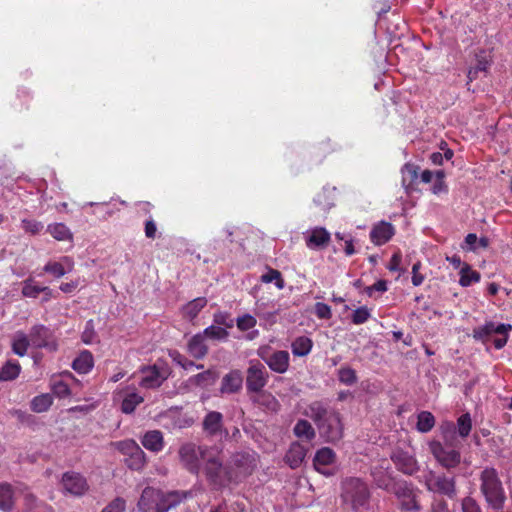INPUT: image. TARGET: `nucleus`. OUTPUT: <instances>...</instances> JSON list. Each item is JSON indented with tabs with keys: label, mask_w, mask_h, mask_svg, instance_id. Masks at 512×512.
Masks as SVG:
<instances>
[{
	"label": "nucleus",
	"mask_w": 512,
	"mask_h": 512,
	"mask_svg": "<svg viewBox=\"0 0 512 512\" xmlns=\"http://www.w3.org/2000/svg\"><path fill=\"white\" fill-rule=\"evenodd\" d=\"M61 487L66 494L81 497L89 490L87 479L80 473L68 471L62 475Z\"/></svg>",
	"instance_id": "12"
},
{
	"label": "nucleus",
	"mask_w": 512,
	"mask_h": 512,
	"mask_svg": "<svg viewBox=\"0 0 512 512\" xmlns=\"http://www.w3.org/2000/svg\"><path fill=\"white\" fill-rule=\"evenodd\" d=\"M43 286L36 285L33 278H27L22 282L21 293L27 298H37L42 292Z\"/></svg>",
	"instance_id": "39"
},
{
	"label": "nucleus",
	"mask_w": 512,
	"mask_h": 512,
	"mask_svg": "<svg viewBox=\"0 0 512 512\" xmlns=\"http://www.w3.org/2000/svg\"><path fill=\"white\" fill-rule=\"evenodd\" d=\"M331 240L330 233L324 227H315L311 229L306 237V246L310 249L326 247Z\"/></svg>",
	"instance_id": "20"
},
{
	"label": "nucleus",
	"mask_w": 512,
	"mask_h": 512,
	"mask_svg": "<svg viewBox=\"0 0 512 512\" xmlns=\"http://www.w3.org/2000/svg\"><path fill=\"white\" fill-rule=\"evenodd\" d=\"M188 352L195 359H202L208 353L205 338L201 333L194 335L188 342Z\"/></svg>",
	"instance_id": "24"
},
{
	"label": "nucleus",
	"mask_w": 512,
	"mask_h": 512,
	"mask_svg": "<svg viewBox=\"0 0 512 512\" xmlns=\"http://www.w3.org/2000/svg\"><path fill=\"white\" fill-rule=\"evenodd\" d=\"M336 150L335 145L331 143L330 140L323 141L316 145L313 148V155L315 157H319L321 159L325 158L327 155L333 153Z\"/></svg>",
	"instance_id": "41"
},
{
	"label": "nucleus",
	"mask_w": 512,
	"mask_h": 512,
	"mask_svg": "<svg viewBox=\"0 0 512 512\" xmlns=\"http://www.w3.org/2000/svg\"><path fill=\"white\" fill-rule=\"evenodd\" d=\"M186 497V492L172 491L163 494L157 489L146 487L142 491L137 507L139 512H167Z\"/></svg>",
	"instance_id": "2"
},
{
	"label": "nucleus",
	"mask_w": 512,
	"mask_h": 512,
	"mask_svg": "<svg viewBox=\"0 0 512 512\" xmlns=\"http://www.w3.org/2000/svg\"><path fill=\"white\" fill-rule=\"evenodd\" d=\"M489 66H490L489 61L486 58H484V57L478 58L477 59V64L475 65V67L480 72H486L487 69L489 68Z\"/></svg>",
	"instance_id": "63"
},
{
	"label": "nucleus",
	"mask_w": 512,
	"mask_h": 512,
	"mask_svg": "<svg viewBox=\"0 0 512 512\" xmlns=\"http://www.w3.org/2000/svg\"><path fill=\"white\" fill-rule=\"evenodd\" d=\"M371 317V311L366 306H361L354 310L351 315V321L355 325H361L368 321Z\"/></svg>",
	"instance_id": "42"
},
{
	"label": "nucleus",
	"mask_w": 512,
	"mask_h": 512,
	"mask_svg": "<svg viewBox=\"0 0 512 512\" xmlns=\"http://www.w3.org/2000/svg\"><path fill=\"white\" fill-rule=\"evenodd\" d=\"M144 232H145V236L148 239H155L156 232H157V225L152 217H149V219L146 220L145 226H144Z\"/></svg>",
	"instance_id": "57"
},
{
	"label": "nucleus",
	"mask_w": 512,
	"mask_h": 512,
	"mask_svg": "<svg viewBox=\"0 0 512 512\" xmlns=\"http://www.w3.org/2000/svg\"><path fill=\"white\" fill-rule=\"evenodd\" d=\"M201 334L204 336V338L208 337L211 339H218V340H223L228 337V332L225 328L214 326V325H211V326L205 328L203 333H201Z\"/></svg>",
	"instance_id": "43"
},
{
	"label": "nucleus",
	"mask_w": 512,
	"mask_h": 512,
	"mask_svg": "<svg viewBox=\"0 0 512 512\" xmlns=\"http://www.w3.org/2000/svg\"><path fill=\"white\" fill-rule=\"evenodd\" d=\"M53 399L49 394H42L33 398L31 408L36 413H42L49 409L52 405Z\"/></svg>",
	"instance_id": "36"
},
{
	"label": "nucleus",
	"mask_w": 512,
	"mask_h": 512,
	"mask_svg": "<svg viewBox=\"0 0 512 512\" xmlns=\"http://www.w3.org/2000/svg\"><path fill=\"white\" fill-rule=\"evenodd\" d=\"M73 261L69 257H63L60 262L49 261L43 267L44 272L53 275L55 278H61L67 272L72 271Z\"/></svg>",
	"instance_id": "23"
},
{
	"label": "nucleus",
	"mask_w": 512,
	"mask_h": 512,
	"mask_svg": "<svg viewBox=\"0 0 512 512\" xmlns=\"http://www.w3.org/2000/svg\"><path fill=\"white\" fill-rule=\"evenodd\" d=\"M209 448L196 446L193 443H186L181 446L179 456L186 468L192 473H198L200 464L204 460V454Z\"/></svg>",
	"instance_id": "11"
},
{
	"label": "nucleus",
	"mask_w": 512,
	"mask_h": 512,
	"mask_svg": "<svg viewBox=\"0 0 512 512\" xmlns=\"http://www.w3.org/2000/svg\"><path fill=\"white\" fill-rule=\"evenodd\" d=\"M395 234L394 226L386 221H381L373 226L370 231V240L377 246L386 244Z\"/></svg>",
	"instance_id": "17"
},
{
	"label": "nucleus",
	"mask_w": 512,
	"mask_h": 512,
	"mask_svg": "<svg viewBox=\"0 0 512 512\" xmlns=\"http://www.w3.org/2000/svg\"><path fill=\"white\" fill-rule=\"evenodd\" d=\"M52 391L59 398H64L70 395L69 385L63 380L54 379L52 382Z\"/></svg>",
	"instance_id": "48"
},
{
	"label": "nucleus",
	"mask_w": 512,
	"mask_h": 512,
	"mask_svg": "<svg viewBox=\"0 0 512 512\" xmlns=\"http://www.w3.org/2000/svg\"><path fill=\"white\" fill-rule=\"evenodd\" d=\"M242 385L243 376L241 371L232 370L222 378L220 392L222 394L237 393L241 390Z\"/></svg>",
	"instance_id": "19"
},
{
	"label": "nucleus",
	"mask_w": 512,
	"mask_h": 512,
	"mask_svg": "<svg viewBox=\"0 0 512 512\" xmlns=\"http://www.w3.org/2000/svg\"><path fill=\"white\" fill-rule=\"evenodd\" d=\"M257 355L275 373L284 374L289 369L290 355L286 350L272 351L270 347L264 346L257 350Z\"/></svg>",
	"instance_id": "8"
},
{
	"label": "nucleus",
	"mask_w": 512,
	"mask_h": 512,
	"mask_svg": "<svg viewBox=\"0 0 512 512\" xmlns=\"http://www.w3.org/2000/svg\"><path fill=\"white\" fill-rule=\"evenodd\" d=\"M315 314L319 319H330L332 317L331 307L325 303L315 304Z\"/></svg>",
	"instance_id": "53"
},
{
	"label": "nucleus",
	"mask_w": 512,
	"mask_h": 512,
	"mask_svg": "<svg viewBox=\"0 0 512 512\" xmlns=\"http://www.w3.org/2000/svg\"><path fill=\"white\" fill-rule=\"evenodd\" d=\"M20 371V364L17 361L9 360L0 368V381H12L19 376Z\"/></svg>",
	"instance_id": "32"
},
{
	"label": "nucleus",
	"mask_w": 512,
	"mask_h": 512,
	"mask_svg": "<svg viewBox=\"0 0 512 512\" xmlns=\"http://www.w3.org/2000/svg\"><path fill=\"white\" fill-rule=\"evenodd\" d=\"M116 448L125 456L124 462L132 470L144 467L145 453L134 440H124L115 443Z\"/></svg>",
	"instance_id": "9"
},
{
	"label": "nucleus",
	"mask_w": 512,
	"mask_h": 512,
	"mask_svg": "<svg viewBox=\"0 0 512 512\" xmlns=\"http://www.w3.org/2000/svg\"><path fill=\"white\" fill-rule=\"evenodd\" d=\"M424 484L430 492L445 495L450 499L456 497L457 491L454 477L429 471L424 476Z\"/></svg>",
	"instance_id": "6"
},
{
	"label": "nucleus",
	"mask_w": 512,
	"mask_h": 512,
	"mask_svg": "<svg viewBox=\"0 0 512 512\" xmlns=\"http://www.w3.org/2000/svg\"><path fill=\"white\" fill-rule=\"evenodd\" d=\"M94 366L93 355L90 351L84 350L82 351L73 361L72 368L80 373L87 374L89 373Z\"/></svg>",
	"instance_id": "25"
},
{
	"label": "nucleus",
	"mask_w": 512,
	"mask_h": 512,
	"mask_svg": "<svg viewBox=\"0 0 512 512\" xmlns=\"http://www.w3.org/2000/svg\"><path fill=\"white\" fill-rule=\"evenodd\" d=\"M31 341L29 336L22 332H17L12 341V351L14 354L23 357L26 355Z\"/></svg>",
	"instance_id": "33"
},
{
	"label": "nucleus",
	"mask_w": 512,
	"mask_h": 512,
	"mask_svg": "<svg viewBox=\"0 0 512 512\" xmlns=\"http://www.w3.org/2000/svg\"><path fill=\"white\" fill-rule=\"evenodd\" d=\"M419 176V167L412 163H406L402 168V184L411 188Z\"/></svg>",
	"instance_id": "34"
},
{
	"label": "nucleus",
	"mask_w": 512,
	"mask_h": 512,
	"mask_svg": "<svg viewBox=\"0 0 512 512\" xmlns=\"http://www.w3.org/2000/svg\"><path fill=\"white\" fill-rule=\"evenodd\" d=\"M308 451V447L299 443L293 442L290 445L288 452L286 453L285 460L286 463L292 468H298L303 460L305 459L306 453Z\"/></svg>",
	"instance_id": "21"
},
{
	"label": "nucleus",
	"mask_w": 512,
	"mask_h": 512,
	"mask_svg": "<svg viewBox=\"0 0 512 512\" xmlns=\"http://www.w3.org/2000/svg\"><path fill=\"white\" fill-rule=\"evenodd\" d=\"M207 305L205 297H198L188 302L182 309L183 315L189 320L195 319L200 311Z\"/></svg>",
	"instance_id": "28"
},
{
	"label": "nucleus",
	"mask_w": 512,
	"mask_h": 512,
	"mask_svg": "<svg viewBox=\"0 0 512 512\" xmlns=\"http://www.w3.org/2000/svg\"><path fill=\"white\" fill-rule=\"evenodd\" d=\"M294 434L299 439L310 441L315 437V430L307 420L301 419L294 427Z\"/></svg>",
	"instance_id": "35"
},
{
	"label": "nucleus",
	"mask_w": 512,
	"mask_h": 512,
	"mask_svg": "<svg viewBox=\"0 0 512 512\" xmlns=\"http://www.w3.org/2000/svg\"><path fill=\"white\" fill-rule=\"evenodd\" d=\"M397 468L405 474H413L417 470L416 460L408 453L395 451L391 456Z\"/></svg>",
	"instance_id": "22"
},
{
	"label": "nucleus",
	"mask_w": 512,
	"mask_h": 512,
	"mask_svg": "<svg viewBox=\"0 0 512 512\" xmlns=\"http://www.w3.org/2000/svg\"><path fill=\"white\" fill-rule=\"evenodd\" d=\"M126 502L122 498H115L111 501L102 512H125Z\"/></svg>",
	"instance_id": "52"
},
{
	"label": "nucleus",
	"mask_w": 512,
	"mask_h": 512,
	"mask_svg": "<svg viewBox=\"0 0 512 512\" xmlns=\"http://www.w3.org/2000/svg\"><path fill=\"white\" fill-rule=\"evenodd\" d=\"M261 280L264 283L275 282V285L278 289L284 288L285 283L282 278V275H281L280 271H278L276 269H270L267 273L263 274L261 276Z\"/></svg>",
	"instance_id": "40"
},
{
	"label": "nucleus",
	"mask_w": 512,
	"mask_h": 512,
	"mask_svg": "<svg viewBox=\"0 0 512 512\" xmlns=\"http://www.w3.org/2000/svg\"><path fill=\"white\" fill-rule=\"evenodd\" d=\"M141 381L140 386L146 389H153L161 386L163 381L166 379L156 365L145 366L141 369Z\"/></svg>",
	"instance_id": "18"
},
{
	"label": "nucleus",
	"mask_w": 512,
	"mask_h": 512,
	"mask_svg": "<svg viewBox=\"0 0 512 512\" xmlns=\"http://www.w3.org/2000/svg\"><path fill=\"white\" fill-rule=\"evenodd\" d=\"M19 493L20 488L6 482L0 483V511L13 512Z\"/></svg>",
	"instance_id": "15"
},
{
	"label": "nucleus",
	"mask_w": 512,
	"mask_h": 512,
	"mask_svg": "<svg viewBox=\"0 0 512 512\" xmlns=\"http://www.w3.org/2000/svg\"><path fill=\"white\" fill-rule=\"evenodd\" d=\"M339 380L346 385H352L357 381L355 370L352 368H341L339 370Z\"/></svg>",
	"instance_id": "49"
},
{
	"label": "nucleus",
	"mask_w": 512,
	"mask_h": 512,
	"mask_svg": "<svg viewBox=\"0 0 512 512\" xmlns=\"http://www.w3.org/2000/svg\"><path fill=\"white\" fill-rule=\"evenodd\" d=\"M419 268L420 262H417L412 266V284L414 286H420L424 281V276L418 272Z\"/></svg>",
	"instance_id": "59"
},
{
	"label": "nucleus",
	"mask_w": 512,
	"mask_h": 512,
	"mask_svg": "<svg viewBox=\"0 0 512 512\" xmlns=\"http://www.w3.org/2000/svg\"><path fill=\"white\" fill-rule=\"evenodd\" d=\"M512 329V326L510 324H499L495 326L493 324V331L496 334H503L504 336H508V332Z\"/></svg>",
	"instance_id": "61"
},
{
	"label": "nucleus",
	"mask_w": 512,
	"mask_h": 512,
	"mask_svg": "<svg viewBox=\"0 0 512 512\" xmlns=\"http://www.w3.org/2000/svg\"><path fill=\"white\" fill-rule=\"evenodd\" d=\"M392 493L400 503V509L407 512H420L421 505L418 501L419 490L413 484L398 481Z\"/></svg>",
	"instance_id": "7"
},
{
	"label": "nucleus",
	"mask_w": 512,
	"mask_h": 512,
	"mask_svg": "<svg viewBox=\"0 0 512 512\" xmlns=\"http://www.w3.org/2000/svg\"><path fill=\"white\" fill-rule=\"evenodd\" d=\"M401 260L402 258L400 253H394L389 261L387 268L390 271H398L400 269Z\"/></svg>",
	"instance_id": "60"
},
{
	"label": "nucleus",
	"mask_w": 512,
	"mask_h": 512,
	"mask_svg": "<svg viewBox=\"0 0 512 512\" xmlns=\"http://www.w3.org/2000/svg\"><path fill=\"white\" fill-rule=\"evenodd\" d=\"M268 372L265 366L259 361H250L247 369L246 389L248 392L259 393L268 382Z\"/></svg>",
	"instance_id": "10"
},
{
	"label": "nucleus",
	"mask_w": 512,
	"mask_h": 512,
	"mask_svg": "<svg viewBox=\"0 0 512 512\" xmlns=\"http://www.w3.org/2000/svg\"><path fill=\"white\" fill-rule=\"evenodd\" d=\"M47 231L57 241H71L73 235L64 223H54L47 226Z\"/></svg>",
	"instance_id": "31"
},
{
	"label": "nucleus",
	"mask_w": 512,
	"mask_h": 512,
	"mask_svg": "<svg viewBox=\"0 0 512 512\" xmlns=\"http://www.w3.org/2000/svg\"><path fill=\"white\" fill-rule=\"evenodd\" d=\"M260 405L266 406L270 411H276L278 406V402L274 396L269 393H262L259 395L258 400Z\"/></svg>",
	"instance_id": "50"
},
{
	"label": "nucleus",
	"mask_w": 512,
	"mask_h": 512,
	"mask_svg": "<svg viewBox=\"0 0 512 512\" xmlns=\"http://www.w3.org/2000/svg\"><path fill=\"white\" fill-rule=\"evenodd\" d=\"M143 446L153 452H158L163 448V436L160 431L153 430L147 432L142 439Z\"/></svg>",
	"instance_id": "27"
},
{
	"label": "nucleus",
	"mask_w": 512,
	"mask_h": 512,
	"mask_svg": "<svg viewBox=\"0 0 512 512\" xmlns=\"http://www.w3.org/2000/svg\"><path fill=\"white\" fill-rule=\"evenodd\" d=\"M372 476L377 487L388 492H392L398 483V481H395L386 471L382 469L375 468L372 471Z\"/></svg>",
	"instance_id": "26"
},
{
	"label": "nucleus",
	"mask_w": 512,
	"mask_h": 512,
	"mask_svg": "<svg viewBox=\"0 0 512 512\" xmlns=\"http://www.w3.org/2000/svg\"><path fill=\"white\" fill-rule=\"evenodd\" d=\"M217 448H209L204 454L202 463L205 465V473L210 482L214 485L222 486L226 481V471L223 466V459Z\"/></svg>",
	"instance_id": "5"
},
{
	"label": "nucleus",
	"mask_w": 512,
	"mask_h": 512,
	"mask_svg": "<svg viewBox=\"0 0 512 512\" xmlns=\"http://www.w3.org/2000/svg\"><path fill=\"white\" fill-rule=\"evenodd\" d=\"M446 190V185L444 183V180H435L434 184H433V187H432V191L434 194H439L441 193L442 191H445Z\"/></svg>",
	"instance_id": "64"
},
{
	"label": "nucleus",
	"mask_w": 512,
	"mask_h": 512,
	"mask_svg": "<svg viewBox=\"0 0 512 512\" xmlns=\"http://www.w3.org/2000/svg\"><path fill=\"white\" fill-rule=\"evenodd\" d=\"M431 512H449L447 502L443 499L434 498L431 503Z\"/></svg>",
	"instance_id": "58"
},
{
	"label": "nucleus",
	"mask_w": 512,
	"mask_h": 512,
	"mask_svg": "<svg viewBox=\"0 0 512 512\" xmlns=\"http://www.w3.org/2000/svg\"><path fill=\"white\" fill-rule=\"evenodd\" d=\"M19 496L22 497L26 512H30L37 507V498L27 489L20 488Z\"/></svg>",
	"instance_id": "46"
},
{
	"label": "nucleus",
	"mask_w": 512,
	"mask_h": 512,
	"mask_svg": "<svg viewBox=\"0 0 512 512\" xmlns=\"http://www.w3.org/2000/svg\"><path fill=\"white\" fill-rule=\"evenodd\" d=\"M203 428L210 435H228V433L222 429L221 418H205Z\"/></svg>",
	"instance_id": "37"
},
{
	"label": "nucleus",
	"mask_w": 512,
	"mask_h": 512,
	"mask_svg": "<svg viewBox=\"0 0 512 512\" xmlns=\"http://www.w3.org/2000/svg\"><path fill=\"white\" fill-rule=\"evenodd\" d=\"M217 375L212 370H206L202 373H199L196 378L198 384H210L213 383L216 379Z\"/></svg>",
	"instance_id": "55"
},
{
	"label": "nucleus",
	"mask_w": 512,
	"mask_h": 512,
	"mask_svg": "<svg viewBox=\"0 0 512 512\" xmlns=\"http://www.w3.org/2000/svg\"><path fill=\"white\" fill-rule=\"evenodd\" d=\"M459 284L462 287H468L473 283H478L481 279V275L478 271L473 270L468 263H464L460 269Z\"/></svg>",
	"instance_id": "30"
},
{
	"label": "nucleus",
	"mask_w": 512,
	"mask_h": 512,
	"mask_svg": "<svg viewBox=\"0 0 512 512\" xmlns=\"http://www.w3.org/2000/svg\"><path fill=\"white\" fill-rule=\"evenodd\" d=\"M457 424L451 421H444L441 426V433L445 442L444 446L438 441H432L429 448L439 464L451 469L457 467L461 462V454L456 449L457 437H467L471 431V418H457Z\"/></svg>",
	"instance_id": "1"
},
{
	"label": "nucleus",
	"mask_w": 512,
	"mask_h": 512,
	"mask_svg": "<svg viewBox=\"0 0 512 512\" xmlns=\"http://www.w3.org/2000/svg\"><path fill=\"white\" fill-rule=\"evenodd\" d=\"M494 333L493 331V323L492 322H489V323H486L485 325L483 326H480L478 328H475L473 330V337L476 339V340H482V341H485L486 339H488L489 336H491L492 334Z\"/></svg>",
	"instance_id": "47"
},
{
	"label": "nucleus",
	"mask_w": 512,
	"mask_h": 512,
	"mask_svg": "<svg viewBox=\"0 0 512 512\" xmlns=\"http://www.w3.org/2000/svg\"><path fill=\"white\" fill-rule=\"evenodd\" d=\"M342 497L355 511L369 508L370 492L366 483L358 478H349L343 482Z\"/></svg>",
	"instance_id": "4"
},
{
	"label": "nucleus",
	"mask_w": 512,
	"mask_h": 512,
	"mask_svg": "<svg viewBox=\"0 0 512 512\" xmlns=\"http://www.w3.org/2000/svg\"><path fill=\"white\" fill-rule=\"evenodd\" d=\"M31 344L36 348H46L56 351L58 344L52 330L45 325L37 324L31 327L29 332Z\"/></svg>",
	"instance_id": "13"
},
{
	"label": "nucleus",
	"mask_w": 512,
	"mask_h": 512,
	"mask_svg": "<svg viewBox=\"0 0 512 512\" xmlns=\"http://www.w3.org/2000/svg\"><path fill=\"white\" fill-rule=\"evenodd\" d=\"M313 347V341L306 336L297 337L291 344L292 353L298 357L308 355Z\"/></svg>",
	"instance_id": "29"
},
{
	"label": "nucleus",
	"mask_w": 512,
	"mask_h": 512,
	"mask_svg": "<svg viewBox=\"0 0 512 512\" xmlns=\"http://www.w3.org/2000/svg\"><path fill=\"white\" fill-rule=\"evenodd\" d=\"M257 324V320L250 314H244L237 318L236 325L240 331H248L254 328Z\"/></svg>",
	"instance_id": "44"
},
{
	"label": "nucleus",
	"mask_w": 512,
	"mask_h": 512,
	"mask_svg": "<svg viewBox=\"0 0 512 512\" xmlns=\"http://www.w3.org/2000/svg\"><path fill=\"white\" fill-rule=\"evenodd\" d=\"M320 434L330 442L341 439L343 425L340 418H316Z\"/></svg>",
	"instance_id": "14"
},
{
	"label": "nucleus",
	"mask_w": 512,
	"mask_h": 512,
	"mask_svg": "<svg viewBox=\"0 0 512 512\" xmlns=\"http://www.w3.org/2000/svg\"><path fill=\"white\" fill-rule=\"evenodd\" d=\"M313 462L317 471L326 476L332 475L331 466L335 462V453L328 447L321 448L317 451Z\"/></svg>",
	"instance_id": "16"
},
{
	"label": "nucleus",
	"mask_w": 512,
	"mask_h": 512,
	"mask_svg": "<svg viewBox=\"0 0 512 512\" xmlns=\"http://www.w3.org/2000/svg\"><path fill=\"white\" fill-rule=\"evenodd\" d=\"M214 322L218 325H222L226 328H232L234 325V319L228 312H217L214 315Z\"/></svg>",
	"instance_id": "51"
},
{
	"label": "nucleus",
	"mask_w": 512,
	"mask_h": 512,
	"mask_svg": "<svg viewBox=\"0 0 512 512\" xmlns=\"http://www.w3.org/2000/svg\"><path fill=\"white\" fill-rule=\"evenodd\" d=\"M463 512H481L479 505L471 497H466L462 501Z\"/></svg>",
	"instance_id": "56"
},
{
	"label": "nucleus",
	"mask_w": 512,
	"mask_h": 512,
	"mask_svg": "<svg viewBox=\"0 0 512 512\" xmlns=\"http://www.w3.org/2000/svg\"><path fill=\"white\" fill-rule=\"evenodd\" d=\"M480 490L488 505L494 510H501L506 496L502 483L494 468H485L480 474Z\"/></svg>",
	"instance_id": "3"
},
{
	"label": "nucleus",
	"mask_w": 512,
	"mask_h": 512,
	"mask_svg": "<svg viewBox=\"0 0 512 512\" xmlns=\"http://www.w3.org/2000/svg\"><path fill=\"white\" fill-rule=\"evenodd\" d=\"M22 229L31 235H36L42 231L44 228L43 224L37 220L32 219H23L21 221Z\"/></svg>",
	"instance_id": "45"
},
{
	"label": "nucleus",
	"mask_w": 512,
	"mask_h": 512,
	"mask_svg": "<svg viewBox=\"0 0 512 512\" xmlns=\"http://www.w3.org/2000/svg\"><path fill=\"white\" fill-rule=\"evenodd\" d=\"M435 426V418H417L416 428L419 432L426 433Z\"/></svg>",
	"instance_id": "54"
},
{
	"label": "nucleus",
	"mask_w": 512,
	"mask_h": 512,
	"mask_svg": "<svg viewBox=\"0 0 512 512\" xmlns=\"http://www.w3.org/2000/svg\"><path fill=\"white\" fill-rule=\"evenodd\" d=\"M78 286V283L76 281L61 283L59 286V289L64 293H71L73 292Z\"/></svg>",
	"instance_id": "62"
},
{
	"label": "nucleus",
	"mask_w": 512,
	"mask_h": 512,
	"mask_svg": "<svg viewBox=\"0 0 512 512\" xmlns=\"http://www.w3.org/2000/svg\"><path fill=\"white\" fill-rule=\"evenodd\" d=\"M143 402V397L137 393H129L122 401L121 410L125 414L132 413L136 406Z\"/></svg>",
	"instance_id": "38"
}]
</instances>
